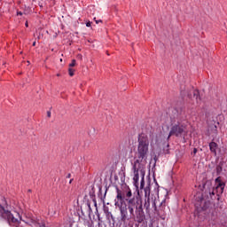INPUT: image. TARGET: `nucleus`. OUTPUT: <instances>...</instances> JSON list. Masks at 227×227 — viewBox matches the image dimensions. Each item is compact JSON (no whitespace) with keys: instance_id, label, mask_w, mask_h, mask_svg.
<instances>
[{"instance_id":"13","label":"nucleus","mask_w":227,"mask_h":227,"mask_svg":"<svg viewBox=\"0 0 227 227\" xmlns=\"http://www.w3.org/2000/svg\"><path fill=\"white\" fill-rule=\"evenodd\" d=\"M216 171H217V173H219L220 171H223V168L221 166H217Z\"/></svg>"},{"instance_id":"18","label":"nucleus","mask_w":227,"mask_h":227,"mask_svg":"<svg viewBox=\"0 0 227 227\" xmlns=\"http://www.w3.org/2000/svg\"><path fill=\"white\" fill-rule=\"evenodd\" d=\"M17 15L22 16L23 13H22V12H17Z\"/></svg>"},{"instance_id":"22","label":"nucleus","mask_w":227,"mask_h":227,"mask_svg":"<svg viewBox=\"0 0 227 227\" xmlns=\"http://www.w3.org/2000/svg\"><path fill=\"white\" fill-rule=\"evenodd\" d=\"M73 180H74V179H71V180L69 181V184H72Z\"/></svg>"},{"instance_id":"10","label":"nucleus","mask_w":227,"mask_h":227,"mask_svg":"<svg viewBox=\"0 0 227 227\" xmlns=\"http://www.w3.org/2000/svg\"><path fill=\"white\" fill-rule=\"evenodd\" d=\"M209 150L212 153H215V155H217V143L215 142L209 143Z\"/></svg>"},{"instance_id":"7","label":"nucleus","mask_w":227,"mask_h":227,"mask_svg":"<svg viewBox=\"0 0 227 227\" xmlns=\"http://www.w3.org/2000/svg\"><path fill=\"white\" fill-rule=\"evenodd\" d=\"M216 187L213 189L212 192H209L212 196H219L220 194H223L224 192V187L225 184L223 181H221V177H217L215 179Z\"/></svg>"},{"instance_id":"8","label":"nucleus","mask_w":227,"mask_h":227,"mask_svg":"<svg viewBox=\"0 0 227 227\" xmlns=\"http://www.w3.org/2000/svg\"><path fill=\"white\" fill-rule=\"evenodd\" d=\"M150 141H151V146H155V145H159V137L156 133H151L150 134Z\"/></svg>"},{"instance_id":"24","label":"nucleus","mask_w":227,"mask_h":227,"mask_svg":"<svg viewBox=\"0 0 227 227\" xmlns=\"http://www.w3.org/2000/svg\"><path fill=\"white\" fill-rule=\"evenodd\" d=\"M26 27H27V23H26Z\"/></svg>"},{"instance_id":"14","label":"nucleus","mask_w":227,"mask_h":227,"mask_svg":"<svg viewBox=\"0 0 227 227\" xmlns=\"http://www.w3.org/2000/svg\"><path fill=\"white\" fill-rule=\"evenodd\" d=\"M37 226L38 227H45V223H37Z\"/></svg>"},{"instance_id":"20","label":"nucleus","mask_w":227,"mask_h":227,"mask_svg":"<svg viewBox=\"0 0 227 227\" xmlns=\"http://www.w3.org/2000/svg\"><path fill=\"white\" fill-rule=\"evenodd\" d=\"M98 22H102V20H96V24H98Z\"/></svg>"},{"instance_id":"23","label":"nucleus","mask_w":227,"mask_h":227,"mask_svg":"<svg viewBox=\"0 0 227 227\" xmlns=\"http://www.w3.org/2000/svg\"><path fill=\"white\" fill-rule=\"evenodd\" d=\"M115 205H118V202H117V201H115Z\"/></svg>"},{"instance_id":"12","label":"nucleus","mask_w":227,"mask_h":227,"mask_svg":"<svg viewBox=\"0 0 227 227\" xmlns=\"http://www.w3.org/2000/svg\"><path fill=\"white\" fill-rule=\"evenodd\" d=\"M69 67H75V59H73L72 62L69 64Z\"/></svg>"},{"instance_id":"1","label":"nucleus","mask_w":227,"mask_h":227,"mask_svg":"<svg viewBox=\"0 0 227 227\" xmlns=\"http://www.w3.org/2000/svg\"><path fill=\"white\" fill-rule=\"evenodd\" d=\"M116 200L120 201L118 207L121 215V223L129 221V213L131 217H137L139 221L145 219V210L143 209V200L140 197H132V190L128 188L125 191L116 187Z\"/></svg>"},{"instance_id":"2","label":"nucleus","mask_w":227,"mask_h":227,"mask_svg":"<svg viewBox=\"0 0 227 227\" xmlns=\"http://www.w3.org/2000/svg\"><path fill=\"white\" fill-rule=\"evenodd\" d=\"M145 192V200L143 202V207L148 215H152V214H162L164 212V207H166V201H161L160 207L157 208V199H153V197L150 198V185L146 186L144 189Z\"/></svg>"},{"instance_id":"4","label":"nucleus","mask_w":227,"mask_h":227,"mask_svg":"<svg viewBox=\"0 0 227 227\" xmlns=\"http://www.w3.org/2000/svg\"><path fill=\"white\" fill-rule=\"evenodd\" d=\"M133 171H134V177H133V184L137 189H139V176H141L140 182V189L145 188V167L143 163H139V160H135L133 164Z\"/></svg>"},{"instance_id":"16","label":"nucleus","mask_w":227,"mask_h":227,"mask_svg":"<svg viewBox=\"0 0 227 227\" xmlns=\"http://www.w3.org/2000/svg\"><path fill=\"white\" fill-rule=\"evenodd\" d=\"M86 27H91V23H90V21H88V22L86 23Z\"/></svg>"},{"instance_id":"9","label":"nucleus","mask_w":227,"mask_h":227,"mask_svg":"<svg viewBox=\"0 0 227 227\" xmlns=\"http://www.w3.org/2000/svg\"><path fill=\"white\" fill-rule=\"evenodd\" d=\"M192 100H195L197 106H200L201 104V98L200 97V91L199 90H193L192 91Z\"/></svg>"},{"instance_id":"6","label":"nucleus","mask_w":227,"mask_h":227,"mask_svg":"<svg viewBox=\"0 0 227 227\" xmlns=\"http://www.w3.org/2000/svg\"><path fill=\"white\" fill-rule=\"evenodd\" d=\"M185 134H187V126L184 122L177 121L172 125L167 139L169 140L171 136H176V137H184Z\"/></svg>"},{"instance_id":"19","label":"nucleus","mask_w":227,"mask_h":227,"mask_svg":"<svg viewBox=\"0 0 227 227\" xmlns=\"http://www.w3.org/2000/svg\"><path fill=\"white\" fill-rule=\"evenodd\" d=\"M71 176H72V174H68V175L67 176V178H71Z\"/></svg>"},{"instance_id":"15","label":"nucleus","mask_w":227,"mask_h":227,"mask_svg":"<svg viewBox=\"0 0 227 227\" xmlns=\"http://www.w3.org/2000/svg\"><path fill=\"white\" fill-rule=\"evenodd\" d=\"M196 153H198V149L194 148L193 152L192 153V154L196 155Z\"/></svg>"},{"instance_id":"21","label":"nucleus","mask_w":227,"mask_h":227,"mask_svg":"<svg viewBox=\"0 0 227 227\" xmlns=\"http://www.w3.org/2000/svg\"><path fill=\"white\" fill-rule=\"evenodd\" d=\"M35 45H36V42H34V43H33V46H34V47H35Z\"/></svg>"},{"instance_id":"5","label":"nucleus","mask_w":227,"mask_h":227,"mask_svg":"<svg viewBox=\"0 0 227 227\" xmlns=\"http://www.w3.org/2000/svg\"><path fill=\"white\" fill-rule=\"evenodd\" d=\"M2 212L3 217H7V221L11 226H15V227H24L22 226V223L20 221H22V216H20V214L19 212L13 211V213L10 211L4 210L3 207H0Z\"/></svg>"},{"instance_id":"3","label":"nucleus","mask_w":227,"mask_h":227,"mask_svg":"<svg viewBox=\"0 0 227 227\" xmlns=\"http://www.w3.org/2000/svg\"><path fill=\"white\" fill-rule=\"evenodd\" d=\"M137 160H138V164H141L143 160H146L148 159V152L150 146V140L148 139V136L145 134H140L137 139Z\"/></svg>"},{"instance_id":"17","label":"nucleus","mask_w":227,"mask_h":227,"mask_svg":"<svg viewBox=\"0 0 227 227\" xmlns=\"http://www.w3.org/2000/svg\"><path fill=\"white\" fill-rule=\"evenodd\" d=\"M47 116H48V118H51V111L47 112Z\"/></svg>"},{"instance_id":"25","label":"nucleus","mask_w":227,"mask_h":227,"mask_svg":"<svg viewBox=\"0 0 227 227\" xmlns=\"http://www.w3.org/2000/svg\"><path fill=\"white\" fill-rule=\"evenodd\" d=\"M215 129H217V126H215Z\"/></svg>"},{"instance_id":"11","label":"nucleus","mask_w":227,"mask_h":227,"mask_svg":"<svg viewBox=\"0 0 227 227\" xmlns=\"http://www.w3.org/2000/svg\"><path fill=\"white\" fill-rule=\"evenodd\" d=\"M68 72H69L70 77H74V74L75 70H74V69H72V68H69V69H68Z\"/></svg>"}]
</instances>
